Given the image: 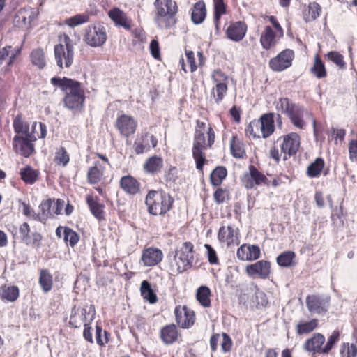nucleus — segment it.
Returning a JSON list of instances; mask_svg holds the SVG:
<instances>
[{
  "mask_svg": "<svg viewBox=\"0 0 357 357\" xmlns=\"http://www.w3.org/2000/svg\"><path fill=\"white\" fill-rule=\"evenodd\" d=\"M50 83L64 93L62 103L65 108L73 113H81L84 110L86 93L83 83L66 77H52Z\"/></svg>",
  "mask_w": 357,
  "mask_h": 357,
  "instance_id": "1",
  "label": "nucleus"
},
{
  "mask_svg": "<svg viewBox=\"0 0 357 357\" xmlns=\"http://www.w3.org/2000/svg\"><path fill=\"white\" fill-rule=\"evenodd\" d=\"M195 123L192 154L196 168L199 171L203 172L204 166L207 162L204 151L213 146L215 133L210 123H206L199 119L196 120Z\"/></svg>",
  "mask_w": 357,
  "mask_h": 357,
  "instance_id": "2",
  "label": "nucleus"
},
{
  "mask_svg": "<svg viewBox=\"0 0 357 357\" xmlns=\"http://www.w3.org/2000/svg\"><path fill=\"white\" fill-rule=\"evenodd\" d=\"M174 199L163 189L150 190L145 197L147 212L154 216H165L174 208Z\"/></svg>",
  "mask_w": 357,
  "mask_h": 357,
  "instance_id": "3",
  "label": "nucleus"
},
{
  "mask_svg": "<svg viewBox=\"0 0 357 357\" xmlns=\"http://www.w3.org/2000/svg\"><path fill=\"white\" fill-rule=\"evenodd\" d=\"M154 23L162 30L174 27L178 22V6L174 0H155Z\"/></svg>",
  "mask_w": 357,
  "mask_h": 357,
  "instance_id": "4",
  "label": "nucleus"
},
{
  "mask_svg": "<svg viewBox=\"0 0 357 357\" xmlns=\"http://www.w3.org/2000/svg\"><path fill=\"white\" fill-rule=\"evenodd\" d=\"M340 340V331L338 329L334 330L326 339L323 334L315 333L313 335L305 340L303 344V349L314 354H328L337 344Z\"/></svg>",
  "mask_w": 357,
  "mask_h": 357,
  "instance_id": "5",
  "label": "nucleus"
},
{
  "mask_svg": "<svg viewBox=\"0 0 357 357\" xmlns=\"http://www.w3.org/2000/svg\"><path fill=\"white\" fill-rule=\"evenodd\" d=\"M60 43L54 47L56 65L60 69L70 68L74 61L75 48L73 40L66 33L59 36Z\"/></svg>",
  "mask_w": 357,
  "mask_h": 357,
  "instance_id": "6",
  "label": "nucleus"
},
{
  "mask_svg": "<svg viewBox=\"0 0 357 357\" xmlns=\"http://www.w3.org/2000/svg\"><path fill=\"white\" fill-rule=\"evenodd\" d=\"M195 252L194 245L191 242H183L176 250L174 261L170 264L171 271L178 274L190 268L194 261Z\"/></svg>",
  "mask_w": 357,
  "mask_h": 357,
  "instance_id": "7",
  "label": "nucleus"
},
{
  "mask_svg": "<svg viewBox=\"0 0 357 357\" xmlns=\"http://www.w3.org/2000/svg\"><path fill=\"white\" fill-rule=\"evenodd\" d=\"M93 155V162L87 169L86 181L89 185L95 186L105 183L106 165H110V162L106 155L95 152Z\"/></svg>",
  "mask_w": 357,
  "mask_h": 357,
  "instance_id": "8",
  "label": "nucleus"
},
{
  "mask_svg": "<svg viewBox=\"0 0 357 357\" xmlns=\"http://www.w3.org/2000/svg\"><path fill=\"white\" fill-rule=\"evenodd\" d=\"M276 109L287 116L291 123L297 128L303 129L305 122L303 119L304 108L294 103L289 98L283 97L278 99Z\"/></svg>",
  "mask_w": 357,
  "mask_h": 357,
  "instance_id": "9",
  "label": "nucleus"
},
{
  "mask_svg": "<svg viewBox=\"0 0 357 357\" xmlns=\"http://www.w3.org/2000/svg\"><path fill=\"white\" fill-rule=\"evenodd\" d=\"M276 109L287 116L291 123L297 128L303 129L305 122L303 119L304 108L294 103L289 98L283 97L278 99Z\"/></svg>",
  "mask_w": 357,
  "mask_h": 357,
  "instance_id": "10",
  "label": "nucleus"
},
{
  "mask_svg": "<svg viewBox=\"0 0 357 357\" xmlns=\"http://www.w3.org/2000/svg\"><path fill=\"white\" fill-rule=\"evenodd\" d=\"M266 18L272 26H265L260 36V43L263 49L269 50L274 47L284 36V30L275 16L269 15Z\"/></svg>",
  "mask_w": 357,
  "mask_h": 357,
  "instance_id": "11",
  "label": "nucleus"
},
{
  "mask_svg": "<svg viewBox=\"0 0 357 357\" xmlns=\"http://www.w3.org/2000/svg\"><path fill=\"white\" fill-rule=\"evenodd\" d=\"M107 40V28L102 22L89 24L84 29L83 40L91 47H101L105 44Z\"/></svg>",
  "mask_w": 357,
  "mask_h": 357,
  "instance_id": "12",
  "label": "nucleus"
},
{
  "mask_svg": "<svg viewBox=\"0 0 357 357\" xmlns=\"http://www.w3.org/2000/svg\"><path fill=\"white\" fill-rule=\"evenodd\" d=\"M211 78L214 86L211 90L210 97L219 105L227 93L229 76L220 69H215L211 73Z\"/></svg>",
  "mask_w": 357,
  "mask_h": 357,
  "instance_id": "13",
  "label": "nucleus"
},
{
  "mask_svg": "<svg viewBox=\"0 0 357 357\" xmlns=\"http://www.w3.org/2000/svg\"><path fill=\"white\" fill-rule=\"evenodd\" d=\"M241 185L247 190L257 189L259 185H270V180L255 165H250L248 171L244 172L240 178Z\"/></svg>",
  "mask_w": 357,
  "mask_h": 357,
  "instance_id": "14",
  "label": "nucleus"
},
{
  "mask_svg": "<svg viewBox=\"0 0 357 357\" xmlns=\"http://www.w3.org/2000/svg\"><path fill=\"white\" fill-rule=\"evenodd\" d=\"M280 142V151L283 153V160H287L296 155L301 146V137L294 132L280 137L276 143Z\"/></svg>",
  "mask_w": 357,
  "mask_h": 357,
  "instance_id": "15",
  "label": "nucleus"
},
{
  "mask_svg": "<svg viewBox=\"0 0 357 357\" xmlns=\"http://www.w3.org/2000/svg\"><path fill=\"white\" fill-rule=\"evenodd\" d=\"M18 231L20 242L26 246L36 250H39L42 247L43 234L39 231H31V227L28 222H24L20 225Z\"/></svg>",
  "mask_w": 357,
  "mask_h": 357,
  "instance_id": "16",
  "label": "nucleus"
},
{
  "mask_svg": "<svg viewBox=\"0 0 357 357\" xmlns=\"http://www.w3.org/2000/svg\"><path fill=\"white\" fill-rule=\"evenodd\" d=\"M94 316L95 310H88L87 305L84 307L74 306L71 310L69 325L75 328H79L85 324H91Z\"/></svg>",
  "mask_w": 357,
  "mask_h": 357,
  "instance_id": "17",
  "label": "nucleus"
},
{
  "mask_svg": "<svg viewBox=\"0 0 357 357\" xmlns=\"http://www.w3.org/2000/svg\"><path fill=\"white\" fill-rule=\"evenodd\" d=\"M175 321L181 328L188 329L192 328L196 321L195 311L187 305H176L174 310Z\"/></svg>",
  "mask_w": 357,
  "mask_h": 357,
  "instance_id": "18",
  "label": "nucleus"
},
{
  "mask_svg": "<svg viewBox=\"0 0 357 357\" xmlns=\"http://www.w3.org/2000/svg\"><path fill=\"white\" fill-rule=\"evenodd\" d=\"M305 302L310 313L324 315L328 310L331 298L326 296L312 294L307 296Z\"/></svg>",
  "mask_w": 357,
  "mask_h": 357,
  "instance_id": "19",
  "label": "nucleus"
},
{
  "mask_svg": "<svg viewBox=\"0 0 357 357\" xmlns=\"http://www.w3.org/2000/svg\"><path fill=\"white\" fill-rule=\"evenodd\" d=\"M294 56L292 50L285 49L269 60V68L274 72H282L291 66Z\"/></svg>",
  "mask_w": 357,
  "mask_h": 357,
  "instance_id": "20",
  "label": "nucleus"
},
{
  "mask_svg": "<svg viewBox=\"0 0 357 357\" xmlns=\"http://www.w3.org/2000/svg\"><path fill=\"white\" fill-rule=\"evenodd\" d=\"M137 126V121L132 116L125 114L119 115L114 123L120 135L127 139L136 132Z\"/></svg>",
  "mask_w": 357,
  "mask_h": 357,
  "instance_id": "21",
  "label": "nucleus"
},
{
  "mask_svg": "<svg viewBox=\"0 0 357 357\" xmlns=\"http://www.w3.org/2000/svg\"><path fill=\"white\" fill-rule=\"evenodd\" d=\"M218 239L220 243L227 247L238 245L240 243V231L233 225L221 226L218 232Z\"/></svg>",
  "mask_w": 357,
  "mask_h": 357,
  "instance_id": "22",
  "label": "nucleus"
},
{
  "mask_svg": "<svg viewBox=\"0 0 357 357\" xmlns=\"http://www.w3.org/2000/svg\"><path fill=\"white\" fill-rule=\"evenodd\" d=\"M33 139L26 137L16 135L13 140V146L15 151L21 155L28 158L34 152V144Z\"/></svg>",
  "mask_w": 357,
  "mask_h": 357,
  "instance_id": "23",
  "label": "nucleus"
},
{
  "mask_svg": "<svg viewBox=\"0 0 357 357\" xmlns=\"http://www.w3.org/2000/svg\"><path fill=\"white\" fill-rule=\"evenodd\" d=\"M246 273L250 277L258 276L261 279H266L271 274V263L266 260H260L249 264L245 268Z\"/></svg>",
  "mask_w": 357,
  "mask_h": 357,
  "instance_id": "24",
  "label": "nucleus"
},
{
  "mask_svg": "<svg viewBox=\"0 0 357 357\" xmlns=\"http://www.w3.org/2000/svg\"><path fill=\"white\" fill-rule=\"evenodd\" d=\"M248 31V25L243 21L231 22L225 30L227 38L234 42H240L245 36Z\"/></svg>",
  "mask_w": 357,
  "mask_h": 357,
  "instance_id": "25",
  "label": "nucleus"
},
{
  "mask_svg": "<svg viewBox=\"0 0 357 357\" xmlns=\"http://www.w3.org/2000/svg\"><path fill=\"white\" fill-rule=\"evenodd\" d=\"M261 256V250L258 245L242 244L236 251V257L241 261H252Z\"/></svg>",
  "mask_w": 357,
  "mask_h": 357,
  "instance_id": "26",
  "label": "nucleus"
},
{
  "mask_svg": "<svg viewBox=\"0 0 357 357\" xmlns=\"http://www.w3.org/2000/svg\"><path fill=\"white\" fill-rule=\"evenodd\" d=\"M149 138L153 148H155L158 145V139L153 135L145 132L135 139L133 144V149L136 155H140L150 151L151 146L148 142Z\"/></svg>",
  "mask_w": 357,
  "mask_h": 357,
  "instance_id": "27",
  "label": "nucleus"
},
{
  "mask_svg": "<svg viewBox=\"0 0 357 357\" xmlns=\"http://www.w3.org/2000/svg\"><path fill=\"white\" fill-rule=\"evenodd\" d=\"M163 253L158 248L149 247L142 251L141 260L145 266H154L162 261Z\"/></svg>",
  "mask_w": 357,
  "mask_h": 357,
  "instance_id": "28",
  "label": "nucleus"
},
{
  "mask_svg": "<svg viewBox=\"0 0 357 357\" xmlns=\"http://www.w3.org/2000/svg\"><path fill=\"white\" fill-rule=\"evenodd\" d=\"M86 202L91 213L98 221L105 220V204L100 202L98 196L86 195Z\"/></svg>",
  "mask_w": 357,
  "mask_h": 357,
  "instance_id": "29",
  "label": "nucleus"
},
{
  "mask_svg": "<svg viewBox=\"0 0 357 357\" xmlns=\"http://www.w3.org/2000/svg\"><path fill=\"white\" fill-rule=\"evenodd\" d=\"M109 17L113 21L117 26H121L126 31H130L132 28V20L129 18L127 14L119 8H113L108 12Z\"/></svg>",
  "mask_w": 357,
  "mask_h": 357,
  "instance_id": "30",
  "label": "nucleus"
},
{
  "mask_svg": "<svg viewBox=\"0 0 357 357\" xmlns=\"http://www.w3.org/2000/svg\"><path fill=\"white\" fill-rule=\"evenodd\" d=\"M181 336L178 327L174 324L164 326L160 331V338L166 345L176 342Z\"/></svg>",
  "mask_w": 357,
  "mask_h": 357,
  "instance_id": "31",
  "label": "nucleus"
},
{
  "mask_svg": "<svg viewBox=\"0 0 357 357\" xmlns=\"http://www.w3.org/2000/svg\"><path fill=\"white\" fill-rule=\"evenodd\" d=\"M164 165L162 157L153 155L146 159L143 164L144 172L149 175L155 176L159 174Z\"/></svg>",
  "mask_w": 357,
  "mask_h": 357,
  "instance_id": "32",
  "label": "nucleus"
},
{
  "mask_svg": "<svg viewBox=\"0 0 357 357\" xmlns=\"http://www.w3.org/2000/svg\"><path fill=\"white\" fill-rule=\"evenodd\" d=\"M275 113L268 112L261 114L259 118L260 126L263 132L262 138L266 139L274 133L275 130Z\"/></svg>",
  "mask_w": 357,
  "mask_h": 357,
  "instance_id": "33",
  "label": "nucleus"
},
{
  "mask_svg": "<svg viewBox=\"0 0 357 357\" xmlns=\"http://www.w3.org/2000/svg\"><path fill=\"white\" fill-rule=\"evenodd\" d=\"M120 188L130 195H135L140 191L141 184L137 178L131 175L123 176L119 181Z\"/></svg>",
  "mask_w": 357,
  "mask_h": 357,
  "instance_id": "34",
  "label": "nucleus"
},
{
  "mask_svg": "<svg viewBox=\"0 0 357 357\" xmlns=\"http://www.w3.org/2000/svg\"><path fill=\"white\" fill-rule=\"evenodd\" d=\"M54 201V199L51 198L43 200L39 205L40 213L34 214L33 219L40 222H45L47 220L53 218L51 208Z\"/></svg>",
  "mask_w": 357,
  "mask_h": 357,
  "instance_id": "35",
  "label": "nucleus"
},
{
  "mask_svg": "<svg viewBox=\"0 0 357 357\" xmlns=\"http://www.w3.org/2000/svg\"><path fill=\"white\" fill-rule=\"evenodd\" d=\"M230 151L231 154L235 158L243 159L246 157L245 144L236 135H233L230 140Z\"/></svg>",
  "mask_w": 357,
  "mask_h": 357,
  "instance_id": "36",
  "label": "nucleus"
},
{
  "mask_svg": "<svg viewBox=\"0 0 357 357\" xmlns=\"http://www.w3.org/2000/svg\"><path fill=\"white\" fill-rule=\"evenodd\" d=\"M206 16V8L204 1L196 2L192 8L191 20L195 24H199L204 22Z\"/></svg>",
  "mask_w": 357,
  "mask_h": 357,
  "instance_id": "37",
  "label": "nucleus"
},
{
  "mask_svg": "<svg viewBox=\"0 0 357 357\" xmlns=\"http://www.w3.org/2000/svg\"><path fill=\"white\" fill-rule=\"evenodd\" d=\"M227 176V169L224 166H218L210 174L209 181L213 187H219Z\"/></svg>",
  "mask_w": 357,
  "mask_h": 357,
  "instance_id": "38",
  "label": "nucleus"
},
{
  "mask_svg": "<svg viewBox=\"0 0 357 357\" xmlns=\"http://www.w3.org/2000/svg\"><path fill=\"white\" fill-rule=\"evenodd\" d=\"M310 73L317 79L326 78L328 75L324 61L319 54L314 56V63L310 68Z\"/></svg>",
  "mask_w": 357,
  "mask_h": 357,
  "instance_id": "39",
  "label": "nucleus"
},
{
  "mask_svg": "<svg viewBox=\"0 0 357 357\" xmlns=\"http://www.w3.org/2000/svg\"><path fill=\"white\" fill-rule=\"evenodd\" d=\"M211 291L209 287L205 285L200 286L196 291V299L201 306L208 308L211 306Z\"/></svg>",
  "mask_w": 357,
  "mask_h": 357,
  "instance_id": "40",
  "label": "nucleus"
},
{
  "mask_svg": "<svg viewBox=\"0 0 357 357\" xmlns=\"http://www.w3.org/2000/svg\"><path fill=\"white\" fill-rule=\"evenodd\" d=\"M296 255L294 251H284L277 257L276 262L280 267L290 268L296 265Z\"/></svg>",
  "mask_w": 357,
  "mask_h": 357,
  "instance_id": "41",
  "label": "nucleus"
},
{
  "mask_svg": "<svg viewBox=\"0 0 357 357\" xmlns=\"http://www.w3.org/2000/svg\"><path fill=\"white\" fill-rule=\"evenodd\" d=\"M140 294L143 299L148 301L150 304H154L158 302V296L152 289L150 282L147 280H143L141 282Z\"/></svg>",
  "mask_w": 357,
  "mask_h": 357,
  "instance_id": "42",
  "label": "nucleus"
},
{
  "mask_svg": "<svg viewBox=\"0 0 357 357\" xmlns=\"http://www.w3.org/2000/svg\"><path fill=\"white\" fill-rule=\"evenodd\" d=\"M30 60L34 66L38 69H43L46 66V56L45 51L41 47L33 49L30 54Z\"/></svg>",
  "mask_w": 357,
  "mask_h": 357,
  "instance_id": "43",
  "label": "nucleus"
},
{
  "mask_svg": "<svg viewBox=\"0 0 357 357\" xmlns=\"http://www.w3.org/2000/svg\"><path fill=\"white\" fill-rule=\"evenodd\" d=\"M321 13V7L318 3H310L307 9L303 12V20L305 22H312L320 16Z\"/></svg>",
  "mask_w": 357,
  "mask_h": 357,
  "instance_id": "44",
  "label": "nucleus"
},
{
  "mask_svg": "<svg viewBox=\"0 0 357 357\" xmlns=\"http://www.w3.org/2000/svg\"><path fill=\"white\" fill-rule=\"evenodd\" d=\"M213 193V198L215 203L218 205L222 204L229 202L231 199V192L228 187H215Z\"/></svg>",
  "mask_w": 357,
  "mask_h": 357,
  "instance_id": "45",
  "label": "nucleus"
},
{
  "mask_svg": "<svg viewBox=\"0 0 357 357\" xmlns=\"http://www.w3.org/2000/svg\"><path fill=\"white\" fill-rule=\"evenodd\" d=\"M20 295V290L17 286L3 285L0 289V298L4 301H15Z\"/></svg>",
  "mask_w": 357,
  "mask_h": 357,
  "instance_id": "46",
  "label": "nucleus"
},
{
  "mask_svg": "<svg viewBox=\"0 0 357 357\" xmlns=\"http://www.w3.org/2000/svg\"><path fill=\"white\" fill-rule=\"evenodd\" d=\"M325 166L324 160L322 158H317L314 161L309 165L307 168L306 174L310 178L319 177Z\"/></svg>",
  "mask_w": 357,
  "mask_h": 357,
  "instance_id": "47",
  "label": "nucleus"
},
{
  "mask_svg": "<svg viewBox=\"0 0 357 357\" xmlns=\"http://www.w3.org/2000/svg\"><path fill=\"white\" fill-rule=\"evenodd\" d=\"M39 284L45 293L49 292L53 287V277L47 269L40 272Z\"/></svg>",
  "mask_w": 357,
  "mask_h": 357,
  "instance_id": "48",
  "label": "nucleus"
},
{
  "mask_svg": "<svg viewBox=\"0 0 357 357\" xmlns=\"http://www.w3.org/2000/svg\"><path fill=\"white\" fill-rule=\"evenodd\" d=\"M47 135V126L43 122H33L31 127V132L28 133L29 138L36 141L37 138L44 139Z\"/></svg>",
  "mask_w": 357,
  "mask_h": 357,
  "instance_id": "49",
  "label": "nucleus"
},
{
  "mask_svg": "<svg viewBox=\"0 0 357 357\" xmlns=\"http://www.w3.org/2000/svg\"><path fill=\"white\" fill-rule=\"evenodd\" d=\"M318 326V319H313L309 321L298 323L296 325V331L298 335L307 334L315 330Z\"/></svg>",
  "mask_w": 357,
  "mask_h": 357,
  "instance_id": "50",
  "label": "nucleus"
},
{
  "mask_svg": "<svg viewBox=\"0 0 357 357\" xmlns=\"http://www.w3.org/2000/svg\"><path fill=\"white\" fill-rule=\"evenodd\" d=\"M90 20V15L87 13L77 14L70 17L66 18L64 24L67 26L74 28L77 26L89 22Z\"/></svg>",
  "mask_w": 357,
  "mask_h": 357,
  "instance_id": "51",
  "label": "nucleus"
},
{
  "mask_svg": "<svg viewBox=\"0 0 357 357\" xmlns=\"http://www.w3.org/2000/svg\"><path fill=\"white\" fill-rule=\"evenodd\" d=\"M245 135L248 137H252L253 138H261L262 137L263 132L261 127L260 126V122L258 119H254L250 122L245 130Z\"/></svg>",
  "mask_w": 357,
  "mask_h": 357,
  "instance_id": "52",
  "label": "nucleus"
},
{
  "mask_svg": "<svg viewBox=\"0 0 357 357\" xmlns=\"http://www.w3.org/2000/svg\"><path fill=\"white\" fill-rule=\"evenodd\" d=\"M80 236L79 234L72 228L64 227L63 228V241L71 248H74L79 242Z\"/></svg>",
  "mask_w": 357,
  "mask_h": 357,
  "instance_id": "53",
  "label": "nucleus"
},
{
  "mask_svg": "<svg viewBox=\"0 0 357 357\" xmlns=\"http://www.w3.org/2000/svg\"><path fill=\"white\" fill-rule=\"evenodd\" d=\"M325 58L335 64L340 69L346 68L347 64L344 56L337 51H330L324 55Z\"/></svg>",
  "mask_w": 357,
  "mask_h": 357,
  "instance_id": "54",
  "label": "nucleus"
},
{
  "mask_svg": "<svg viewBox=\"0 0 357 357\" xmlns=\"http://www.w3.org/2000/svg\"><path fill=\"white\" fill-rule=\"evenodd\" d=\"M54 161L56 165L62 167H66L69 163L70 155L64 147L56 149Z\"/></svg>",
  "mask_w": 357,
  "mask_h": 357,
  "instance_id": "55",
  "label": "nucleus"
},
{
  "mask_svg": "<svg viewBox=\"0 0 357 357\" xmlns=\"http://www.w3.org/2000/svg\"><path fill=\"white\" fill-rule=\"evenodd\" d=\"M21 178L29 184L34 183L38 177V172L32 169L30 166L23 168L20 171Z\"/></svg>",
  "mask_w": 357,
  "mask_h": 357,
  "instance_id": "56",
  "label": "nucleus"
},
{
  "mask_svg": "<svg viewBox=\"0 0 357 357\" xmlns=\"http://www.w3.org/2000/svg\"><path fill=\"white\" fill-rule=\"evenodd\" d=\"M13 126L14 131L17 134H24L26 135H28L29 126V125L23 121L22 116L21 114H17L13 123Z\"/></svg>",
  "mask_w": 357,
  "mask_h": 357,
  "instance_id": "57",
  "label": "nucleus"
},
{
  "mask_svg": "<svg viewBox=\"0 0 357 357\" xmlns=\"http://www.w3.org/2000/svg\"><path fill=\"white\" fill-rule=\"evenodd\" d=\"M15 19L19 26H29L32 21L31 13L26 8L20 9L16 13Z\"/></svg>",
  "mask_w": 357,
  "mask_h": 357,
  "instance_id": "58",
  "label": "nucleus"
},
{
  "mask_svg": "<svg viewBox=\"0 0 357 357\" xmlns=\"http://www.w3.org/2000/svg\"><path fill=\"white\" fill-rule=\"evenodd\" d=\"M340 354L341 357H356L357 346L354 344L344 342L341 345Z\"/></svg>",
  "mask_w": 357,
  "mask_h": 357,
  "instance_id": "59",
  "label": "nucleus"
},
{
  "mask_svg": "<svg viewBox=\"0 0 357 357\" xmlns=\"http://www.w3.org/2000/svg\"><path fill=\"white\" fill-rule=\"evenodd\" d=\"M103 333L104 338L102 337V328L101 325L97 322L96 325V343L100 347L105 346L109 341V333L107 331H104Z\"/></svg>",
  "mask_w": 357,
  "mask_h": 357,
  "instance_id": "60",
  "label": "nucleus"
},
{
  "mask_svg": "<svg viewBox=\"0 0 357 357\" xmlns=\"http://www.w3.org/2000/svg\"><path fill=\"white\" fill-rule=\"evenodd\" d=\"M214 4V17L218 22L222 17L227 12V6L224 0H213Z\"/></svg>",
  "mask_w": 357,
  "mask_h": 357,
  "instance_id": "61",
  "label": "nucleus"
},
{
  "mask_svg": "<svg viewBox=\"0 0 357 357\" xmlns=\"http://www.w3.org/2000/svg\"><path fill=\"white\" fill-rule=\"evenodd\" d=\"M246 291L253 293L257 298H261L262 300L261 303V306H266L268 304V302L265 293L261 291L256 284L252 282L250 287H247Z\"/></svg>",
  "mask_w": 357,
  "mask_h": 357,
  "instance_id": "62",
  "label": "nucleus"
},
{
  "mask_svg": "<svg viewBox=\"0 0 357 357\" xmlns=\"http://www.w3.org/2000/svg\"><path fill=\"white\" fill-rule=\"evenodd\" d=\"M165 178L167 184H169L172 187V184L176 183L178 178V169L176 167H170L165 175Z\"/></svg>",
  "mask_w": 357,
  "mask_h": 357,
  "instance_id": "63",
  "label": "nucleus"
},
{
  "mask_svg": "<svg viewBox=\"0 0 357 357\" xmlns=\"http://www.w3.org/2000/svg\"><path fill=\"white\" fill-rule=\"evenodd\" d=\"M131 34L133 36V42L135 43H145L146 40V36L145 31L140 28H135L134 29H130Z\"/></svg>",
  "mask_w": 357,
  "mask_h": 357,
  "instance_id": "64",
  "label": "nucleus"
}]
</instances>
